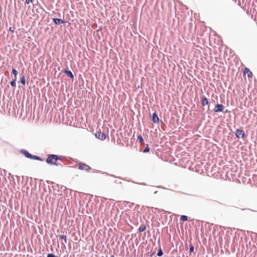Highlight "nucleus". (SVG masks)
<instances>
[{
    "instance_id": "nucleus-1",
    "label": "nucleus",
    "mask_w": 257,
    "mask_h": 257,
    "mask_svg": "<svg viewBox=\"0 0 257 257\" xmlns=\"http://www.w3.org/2000/svg\"><path fill=\"white\" fill-rule=\"evenodd\" d=\"M64 157L62 156H57L56 155H48L47 158L46 159V162L49 164H53L55 165H58L56 163V161L58 160H62Z\"/></svg>"
},
{
    "instance_id": "nucleus-2",
    "label": "nucleus",
    "mask_w": 257,
    "mask_h": 257,
    "mask_svg": "<svg viewBox=\"0 0 257 257\" xmlns=\"http://www.w3.org/2000/svg\"><path fill=\"white\" fill-rule=\"evenodd\" d=\"M78 169L81 170H85L88 171L91 169V168L87 164L82 163L78 164Z\"/></svg>"
},
{
    "instance_id": "nucleus-3",
    "label": "nucleus",
    "mask_w": 257,
    "mask_h": 257,
    "mask_svg": "<svg viewBox=\"0 0 257 257\" xmlns=\"http://www.w3.org/2000/svg\"><path fill=\"white\" fill-rule=\"evenodd\" d=\"M224 109V106L221 104H217L214 109V111L215 112H223Z\"/></svg>"
},
{
    "instance_id": "nucleus-4",
    "label": "nucleus",
    "mask_w": 257,
    "mask_h": 257,
    "mask_svg": "<svg viewBox=\"0 0 257 257\" xmlns=\"http://www.w3.org/2000/svg\"><path fill=\"white\" fill-rule=\"evenodd\" d=\"M96 138L100 140H104L106 139V135L104 133L97 132L95 134Z\"/></svg>"
},
{
    "instance_id": "nucleus-5",
    "label": "nucleus",
    "mask_w": 257,
    "mask_h": 257,
    "mask_svg": "<svg viewBox=\"0 0 257 257\" xmlns=\"http://www.w3.org/2000/svg\"><path fill=\"white\" fill-rule=\"evenodd\" d=\"M235 136L238 138H242L244 136V131L237 129L236 131Z\"/></svg>"
},
{
    "instance_id": "nucleus-6",
    "label": "nucleus",
    "mask_w": 257,
    "mask_h": 257,
    "mask_svg": "<svg viewBox=\"0 0 257 257\" xmlns=\"http://www.w3.org/2000/svg\"><path fill=\"white\" fill-rule=\"evenodd\" d=\"M53 21L56 25H60L61 24L65 23V21L64 20L58 18H53Z\"/></svg>"
},
{
    "instance_id": "nucleus-7",
    "label": "nucleus",
    "mask_w": 257,
    "mask_h": 257,
    "mask_svg": "<svg viewBox=\"0 0 257 257\" xmlns=\"http://www.w3.org/2000/svg\"><path fill=\"white\" fill-rule=\"evenodd\" d=\"M152 121L154 123H158L159 121V118L156 113H153L152 114Z\"/></svg>"
},
{
    "instance_id": "nucleus-8",
    "label": "nucleus",
    "mask_w": 257,
    "mask_h": 257,
    "mask_svg": "<svg viewBox=\"0 0 257 257\" xmlns=\"http://www.w3.org/2000/svg\"><path fill=\"white\" fill-rule=\"evenodd\" d=\"M21 152L24 155V156L28 158H30L32 157V154H30L26 150H22Z\"/></svg>"
},
{
    "instance_id": "nucleus-9",
    "label": "nucleus",
    "mask_w": 257,
    "mask_h": 257,
    "mask_svg": "<svg viewBox=\"0 0 257 257\" xmlns=\"http://www.w3.org/2000/svg\"><path fill=\"white\" fill-rule=\"evenodd\" d=\"M201 104L203 106L209 104V102L207 98L204 96H203L201 98Z\"/></svg>"
},
{
    "instance_id": "nucleus-10",
    "label": "nucleus",
    "mask_w": 257,
    "mask_h": 257,
    "mask_svg": "<svg viewBox=\"0 0 257 257\" xmlns=\"http://www.w3.org/2000/svg\"><path fill=\"white\" fill-rule=\"evenodd\" d=\"M64 72L70 78H72V79L74 78L73 74H72V73L71 72V71L69 70L68 69H65L64 70Z\"/></svg>"
},
{
    "instance_id": "nucleus-11",
    "label": "nucleus",
    "mask_w": 257,
    "mask_h": 257,
    "mask_svg": "<svg viewBox=\"0 0 257 257\" xmlns=\"http://www.w3.org/2000/svg\"><path fill=\"white\" fill-rule=\"evenodd\" d=\"M244 73L247 74V75L248 77H251L252 76V72L249 70V69L247 68H245L244 70Z\"/></svg>"
},
{
    "instance_id": "nucleus-12",
    "label": "nucleus",
    "mask_w": 257,
    "mask_h": 257,
    "mask_svg": "<svg viewBox=\"0 0 257 257\" xmlns=\"http://www.w3.org/2000/svg\"><path fill=\"white\" fill-rule=\"evenodd\" d=\"M146 229V226L144 224H142L138 229L139 231L143 232Z\"/></svg>"
},
{
    "instance_id": "nucleus-13",
    "label": "nucleus",
    "mask_w": 257,
    "mask_h": 257,
    "mask_svg": "<svg viewBox=\"0 0 257 257\" xmlns=\"http://www.w3.org/2000/svg\"><path fill=\"white\" fill-rule=\"evenodd\" d=\"M30 159L39 160V161H42L43 160L40 157H39L37 156L33 155H32V157H31Z\"/></svg>"
},
{
    "instance_id": "nucleus-14",
    "label": "nucleus",
    "mask_w": 257,
    "mask_h": 257,
    "mask_svg": "<svg viewBox=\"0 0 257 257\" xmlns=\"http://www.w3.org/2000/svg\"><path fill=\"white\" fill-rule=\"evenodd\" d=\"M60 238L64 239V243H62V244H64V243H67V237H66V235H60Z\"/></svg>"
},
{
    "instance_id": "nucleus-15",
    "label": "nucleus",
    "mask_w": 257,
    "mask_h": 257,
    "mask_svg": "<svg viewBox=\"0 0 257 257\" xmlns=\"http://www.w3.org/2000/svg\"><path fill=\"white\" fill-rule=\"evenodd\" d=\"M137 141L140 143H143V139L141 135H139L137 138Z\"/></svg>"
},
{
    "instance_id": "nucleus-16",
    "label": "nucleus",
    "mask_w": 257,
    "mask_h": 257,
    "mask_svg": "<svg viewBox=\"0 0 257 257\" xmlns=\"http://www.w3.org/2000/svg\"><path fill=\"white\" fill-rule=\"evenodd\" d=\"M180 219L182 221H185L187 220L188 217L186 215H181V217H180Z\"/></svg>"
},
{
    "instance_id": "nucleus-17",
    "label": "nucleus",
    "mask_w": 257,
    "mask_h": 257,
    "mask_svg": "<svg viewBox=\"0 0 257 257\" xmlns=\"http://www.w3.org/2000/svg\"><path fill=\"white\" fill-rule=\"evenodd\" d=\"M163 251H162V250L161 249V248H160L159 249H158V252H157V255L159 256H161L163 255Z\"/></svg>"
},
{
    "instance_id": "nucleus-18",
    "label": "nucleus",
    "mask_w": 257,
    "mask_h": 257,
    "mask_svg": "<svg viewBox=\"0 0 257 257\" xmlns=\"http://www.w3.org/2000/svg\"><path fill=\"white\" fill-rule=\"evenodd\" d=\"M21 83H22L24 85L25 84V83H26V79H25V77L24 76H23L21 78Z\"/></svg>"
},
{
    "instance_id": "nucleus-19",
    "label": "nucleus",
    "mask_w": 257,
    "mask_h": 257,
    "mask_svg": "<svg viewBox=\"0 0 257 257\" xmlns=\"http://www.w3.org/2000/svg\"><path fill=\"white\" fill-rule=\"evenodd\" d=\"M10 84L13 87H15L16 86V81L14 80H12L11 82H10Z\"/></svg>"
},
{
    "instance_id": "nucleus-20",
    "label": "nucleus",
    "mask_w": 257,
    "mask_h": 257,
    "mask_svg": "<svg viewBox=\"0 0 257 257\" xmlns=\"http://www.w3.org/2000/svg\"><path fill=\"white\" fill-rule=\"evenodd\" d=\"M150 151V148L148 147V145L145 148V149L143 151V153H148Z\"/></svg>"
},
{
    "instance_id": "nucleus-21",
    "label": "nucleus",
    "mask_w": 257,
    "mask_h": 257,
    "mask_svg": "<svg viewBox=\"0 0 257 257\" xmlns=\"http://www.w3.org/2000/svg\"><path fill=\"white\" fill-rule=\"evenodd\" d=\"M194 246L192 245H189V251L190 252H192L194 251Z\"/></svg>"
},
{
    "instance_id": "nucleus-22",
    "label": "nucleus",
    "mask_w": 257,
    "mask_h": 257,
    "mask_svg": "<svg viewBox=\"0 0 257 257\" xmlns=\"http://www.w3.org/2000/svg\"><path fill=\"white\" fill-rule=\"evenodd\" d=\"M47 257H57L53 253H48Z\"/></svg>"
},
{
    "instance_id": "nucleus-23",
    "label": "nucleus",
    "mask_w": 257,
    "mask_h": 257,
    "mask_svg": "<svg viewBox=\"0 0 257 257\" xmlns=\"http://www.w3.org/2000/svg\"><path fill=\"white\" fill-rule=\"evenodd\" d=\"M12 73L15 75H17L18 74V71L15 69H12Z\"/></svg>"
},
{
    "instance_id": "nucleus-24",
    "label": "nucleus",
    "mask_w": 257,
    "mask_h": 257,
    "mask_svg": "<svg viewBox=\"0 0 257 257\" xmlns=\"http://www.w3.org/2000/svg\"><path fill=\"white\" fill-rule=\"evenodd\" d=\"M32 2V0H26V1H25V3L27 4H29Z\"/></svg>"
},
{
    "instance_id": "nucleus-25",
    "label": "nucleus",
    "mask_w": 257,
    "mask_h": 257,
    "mask_svg": "<svg viewBox=\"0 0 257 257\" xmlns=\"http://www.w3.org/2000/svg\"><path fill=\"white\" fill-rule=\"evenodd\" d=\"M17 75H14V77H13L12 80H14L16 81V80H17Z\"/></svg>"
},
{
    "instance_id": "nucleus-26",
    "label": "nucleus",
    "mask_w": 257,
    "mask_h": 257,
    "mask_svg": "<svg viewBox=\"0 0 257 257\" xmlns=\"http://www.w3.org/2000/svg\"><path fill=\"white\" fill-rule=\"evenodd\" d=\"M14 28L10 27L9 30L10 31L14 32Z\"/></svg>"
},
{
    "instance_id": "nucleus-27",
    "label": "nucleus",
    "mask_w": 257,
    "mask_h": 257,
    "mask_svg": "<svg viewBox=\"0 0 257 257\" xmlns=\"http://www.w3.org/2000/svg\"><path fill=\"white\" fill-rule=\"evenodd\" d=\"M51 161L52 162H55V160H54V159H51Z\"/></svg>"
},
{
    "instance_id": "nucleus-28",
    "label": "nucleus",
    "mask_w": 257,
    "mask_h": 257,
    "mask_svg": "<svg viewBox=\"0 0 257 257\" xmlns=\"http://www.w3.org/2000/svg\"><path fill=\"white\" fill-rule=\"evenodd\" d=\"M153 254H154V252H153V253H152L151 254V256H152Z\"/></svg>"
},
{
    "instance_id": "nucleus-29",
    "label": "nucleus",
    "mask_w": 257,
    "mask_h": 257,
    "mask_svg": "<svg viewBox=\"0 0 257 257\" xmlns=\"http://www.w3.org/2000/svg\"><path fill=\"white\" fill-rule=\"evenodd\" d=\"M157 191H155V193H155V194H157Z\"/></svg>"
},
{
    "instance_id": "nucleus-30",
    "label": "nucleus",
    "mask_w": 257,
    "mask_h": 257,
    "mask_svg": "<svg viewBox=\"0 0 257 257\" xmlns=\"http://www.w3.org/2000/svg\"><path fill=\"white\" fill-rule=\"evenodd\" d=\"M209 106H208V110H209Z\"/></svg>"
},
{
    "instance_id": "nucleus-31",
    "label": "nucleus",
    "mask_w": 257,
    "mask_h": 257,
    "mask_svg": "<svg viewBox=\"0 0 257 257\" xmlns=\"http://www.w3.org/2000/svg\"><path fill=\"white\" fill-rule=\"evenodd\" d=\"M227 111V110L226 109L225 111H224V112H226Z\"/></svg>"
},
{
    "instance_id": "nucleus-32",
    "label": "nucleus",
    "mask_w": 257,
    "mask_h": 257,
    "mask_svg": "<svg viewBox=\"0 0 257 257\" xmlns=\"http://www.w3.org/2000/svg\"><path fill=\"white\" fill-rule=\"evenodd\" d=\"M110 257H114V256L113 255H111Z\"/></svg>"
}]
</instances>
